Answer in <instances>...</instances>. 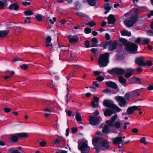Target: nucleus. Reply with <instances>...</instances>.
<instances>
[{
  "label": "nucleus",
  "instance_id": "774afa93",
  "mask_svg": "<svg viewBox=\"0 0 153 153\" xmlns=\"http://www.w3.org/2000/svg\"><path fill=\"white\" fill-rule=\"evenodd\" d=\"M67 151L65 150L59 151L56 152L55 153H67Z\"/></svg>",
  "mask_w": 153,
  "mask_h": 153
},
{
  "label": "nucleus",
  "instance_id": "6e6d98bb",
  "mask_svg": "<svg viewBox=\"0 0 153 153\" xmlns=\"http://www.w3.org/2000/svg\"><path fill=\"white\" fill-rule=\"evenodd\" d=\"M117 117V114H115L111 117V120L114 122L116 119Z\"/></svg>",
  "mask_w": 153,
  "mask_h": 153
},
{
  "label": "nucleus",
  "instance_id": "ddd939ff",
  "mask_svg": "<svg viewBox=\"0 0 153 153\" xmlns=\"http://www.w3.org/2000/svg\"><path fill=\"white\" fill-rule=\"evenodd\" d=\"M135 83H140V80L139 78L133 76L130 78L128 81V83L129 84Z\"/></svg>",
  "mask_w": 153,
  "mask_h": 153
},
{
  "label": "nucleus",
  "instance_id": "f257e3e1",
  "mask_svg": "<svg viewBox=\"0 0 153 153\" xmlns=\"http://www.w3.org/2000/svg\"><path fill=\"white\" fill-rule=\"evenodd\" d=\"M109 54L105 53L101 55L98 60L99 66L100 67L106 66L109 63Z\"/></svg>",
  "mask_w": 153,
  "mask_h": 153
},
{
  "label": "nucleus",
  "instance_id": "338daca9",
  "mask_svg": "<svg viewBox=\"0 0 153 153\" xmlns=\"http://www.w3.org/2000/svg\"><path fill=\"white\" fill-rule=\"evenodd\" d=\"M153 16V10H151L150 13L147 15V16L148 18H150L151 16Z\"/></svg>",
  "mask_w": 153,
  "mask_h": 153
},
{
  "label": "nucleus",
  "instance_id": "4be33fe9",
  "mask_svg": "<svg viewBox=\"0 0 153 153\" xmlns=\"http://www.w3.org/2000/svg\"><path fill=\"white\" fill-rule=\"evenodd\" d=\"M9 33L8 30H0V38H2L7 36Z\"/></svg>",
  "mask_w": 153,
  "mask_h": 153
},
{
  "label": "nucleus",
  "instance_id": "8fccbe9b",
  "mask_svg": "<svg viewBox=\"0 0 153 153\" xmlns=\"http://www.w3.org/2000/svg\"><path fill=\"white\" fill-rule=\"evenodd\" d=\"M13 61L14 62H16L19 61H22L21 59L19 58L18 57H15L13 59Z\"/></svg>",
  "mask_w": 153,
  "mask_h": 153
},
{
  "label": "nucleus",
  "instance_id": "cd10ccee",
  "mask_svg": "<svg viewBox=\"0 0 153 153\" xmlns=\"http://www.w3.org/2000/svg\"><path fill=\"white\" fill-rule=\"evenodd\" d=\"M121 34L123 36H131L130 32L126 30L122 31L121 32Z\"/></svg>",
  "mask_w": 153,
  "mask_h": 153
},
{
  "label": "nucleus",
  "instance_id": "5fc2aeb1",
  "mask_svg": "<svg viewBox=\"0 0 153 153\" xmlns=\"http://www.w3.org/2000/svg\"><path fill=\"white\" fill-rule=\"evenodd\" d=\"M51 82H48L47 84V86L50 88H52L54 86V85L52 84V82H51Z\"/></svg>",
  "mask_w": 153,
  "mask_h": 153
},
{
  "label": "nucleus",
  "instance_id": "473e14b6",
  "mask_svg": "<svg viewBox=\"0 0 153 153\" xmlns=\"http://www.w3.org/2000/svg\"><path fill=\"white\" fill-rule=\"evenodd\" d=\"M8 151L10 153H21L17 149L14 150L13 148L9 149Z\"/></svg>",
  "mask_w": 153,
  "mask_h": 153
},
{
  "label": "nucleus",
  "instance_id": "37998d69",
  "mask_svg": "<svg viewBox=\"0 0 153 153\" xmlns=\"http://www.w3.org/2000/svg\"><path fill=\"white\" fill-rule=\"evenodd\" d=\"M20 67L22 69H23L24 70H26L28 68V66L27 65L24 64L21 65Z\"/></svg>",
  "mask_w": 153,
  "mask_h": 153
},
{
  "label": "nucleus",
  "instance_id": "393cba45",
  "mask_svg": "<svg viewBox=\"0 0 153 153\" xmlns=\"http://www.w3.org/2000/svg\"><path fill=\"white\" fill-rule=\"evenodd\" d=\"M64 141L65 139L62 137H59L56 139L54 143L55 144H57L60 142H63Z\"/></svg>",
  "mask_w": 153,
  "mask_h": 153
},
{
  "label": "nucleus",
  "instance_id": "a211bd4d",
  "mask_svg": "<svg viewBox=\"0 0 153 153\" xmlns=\"http://www.w3.org/2000/svg\"><path fill=\"white\" fill-rule=\"evenodd\" d=\"M117 47V43L116 42H111L109 43V50L113 51Z\"/></svg>",
  "mask_w": 153,
  "mask_h": 153
},
{
  "label": "nucleus",
  "instance_id": "9d476101",
  "mask_svg": "<svg viewBox=\"0 0 153 153\" xmlns=\"http://www.w3.org/2000/svg\"><path fill=\"white\" fill-rule=\"evenodd\" d=\"M89 122L92 125H95L99 123V119L98 117L91 116L89 118Z\"/></svg>",
  "mask_w": 153,
  "mask_h": 153
},
{
  "label": "nucleus",
  "instance_id": "ea45409f",
  "mask_svg": "<svg viewBox=\"0 0 153 153\" xmlns=\"http://www.w3.org/2000/svg\"><path fill=\"white\" fill-rule=\"evenodd\" d=\"M146 138L145 137H143L140 139V141L141 143H143L145 145H146L147 143L146 142Z\"/></svg>",
  "mask_w": 153,
  "mask_h": 153
},
{
  "label": "nucleus",
  "instance_id": "4c0bfd02",
  "mask_svg": "<svg viewBox=\"0 0 153 153\" xmlns=\"http://www.w3.org/2000/svg\"><path fill=\"white\" fill-rule=\"evenodd\" d=\"M114 126L116 128H119L121 127V123L118 121L114 123Z\"/></svg>",
  "mask_w": 153,
  "mask_h": 153
},
{
  "label": "nucleus",
  "instance_id": "f8f14e48",
  "mask_svg": "<svg viewBox=\"0 0 153 153\" xmlns=\"http://www.w3.org/2000/svg\"><path fill=\"white\" fill-rule=\"evenodd\" d=\"M138 110L140 111V109L138 108V106H133L132 107H129L127 110V111L128 114L130 115L134 113V111Z\"/></svg>",
  "mask_w": 153,
  "mask_h": 153
},
{
  "label": "nucleus",
  "instance_id": "1a4fd4ad",
  "mask_svg": "<svg viewBox=\"0 0 153 153\" xmlns=\"http://www.w3.org/2000/svg\"><path fill=\"white\" fill-rule=\"evenodd\" d=\"M113 143L115 145H119L121 144L123 145V140L120 137H117L115 138L111 139Z\"/></svg>",
  "mask_w": 153,
  "mask_h": 153
},
{
  "label": "nucleus",
  "instance_id": "0e129e2a",
  "mask_svg": "<svg viewBox=\"0 0 153 153\" xmlns=\"http://www.w3.org/2000/svg\"><path fill=\"white\" fill-rule=\"evenodd\" d=\"M4 110L5 112L8 113L11 110L8 108H5L4 109Z\"/></svg>",
  "mask_w": 153,
  "mask_h": 153
},
{
  "label": "nucleus",
  "instance_id": "c756f323",
  "mask_svg": "<svg viewBox=\"0 0 153 153\" xmlns=\"http://www.w3.org/2000/svg\"><path fill=\"white\" fill-rule=\"evenodd\" d=\"M119 81L122 84H125L126 82V79L122 76L119 77Z\"/></svg>",
  "mask_w": 153,
  "mask_h": 153
},
{
  "label": "nucleus",
  "instance_id": "7c9ffc66",
  "mask_svg": "<svg viewBox=\"0 0 153 153\" xmlns=\"http://www.w3.org/2000/svg\"><path fill=\"white\" fill-rule=\"evenodd\" d=\"M97 0H87L88 4L91 6L95 5Z\"/></svg>",
  "mask_w": 153,
  "mask_h": 153
},
{
  "label": "nucleus",
  "instance_id": "b1692460",
  "mask_svg": "<svg viewBox=\"0 0 153 153\" xmlns=\"http://www.w3.org/2000/svg\"><path fill=\"white\" fill-rule=\"evenodd\" d=\"M102 138H100L97 137L95 138H93L92 140L93 145L95 146H97V144L100 143V140H101Z\"/></svg>",
  "mask_w": 153,
  "mask_h": 153
},
{
  "label": "nucleus",
  "instance_id": "de8ad7c7",
  "mask_svg": "<svg viewBox=\"0 0 153 153\" xmlns=\"http://www.w3.org/2000/svg\"><path fill=\"white\" fill-rule=\"evenodd\" d=\"M104 78L103 77L101 76H99L96 79V80L99 82L102 81L104 80Z\"/></svg>",
  "mask_w": 153,
  "mask_h": 153
},
{
  "label": "nucleus",
  "instance_id": "69168bd1",
  "mask_svg": "<svg viewBox=\"0 0 153 153\" xmlns=\"http://www.w3.org/2000/svg\"><path fill=\"white\" fill-rule=\"evenodd\" d=\"M22 4L24 6H26L27 5H30L31 4L30 2H28L26 1L23 2L22 3Z\"/></svg>",
  "mask_w": 153,
  "mask_h": 153
},
{
  "label": "nucleus",
  "instance_id": "bb28decb",
  "mask_svg": "<svg viewBox=\"0 0 153 153\" xmlns=\"http://www.w3.org/2000/svg\"><path fill=\"white\" fill-rule=\"evenodd\" d=\"M109 131H110L108 126L106 125H105L102 129V132L105 134H107Z\"/></svg>",
  "mask_w": 153,
  "mask_h": 153
},
{
  "label": "nucleus",
  "instance_id": "4468645a",
  "mask_svg": "<svg viewBox=\"0 0 153 153\" xmlns=\"http://www.w3.org/2000/svg\"><path fill=\"white\" fill-rule=\"evenodd\" d=\"M68 38L69 39L70 42L72 44L76 43L79 40V38L76 36H70Z\"/></svg>",
  "mask_w": 153,
  "mask_h": 153
},
{
  "label": "nucleus",
  "instance_id": "0eeeda50",
  "mask_svg": "<svg viewBox=\"0 0 153 153\" xmlns=\"http://www.w3.org/2000/svg\"><path fill=\"white\" fill-rule=\"evenodd\" d=\"M137 46L134 43H129L126 49L127 51H130L133 53H136L137 52Z\"/></svg>",
  "mask_w": 153,
  "mask_h": 153
},
{
  "label": "nucleus",
  "instance_id": "864d4df0",
  "mask_svg": "<svg viewBox=\"0 0 153 153\" xmlns=\"http://www.w3.org/2000/svg\"><path fill=\"white\" fill-rule=\"evenodd\" d=\"M51 40V38L50 36H48L46 39V42L48 43H50Z\"/></svg>",
  "mask_w": 153,
  "mask_h": 153
},
{
  "label": "nucleus",
  "instance_id": "72a5a7b5",
  "mask_svg": "<svg viewBox=\"0 0 153 153\" xmlns=\"http://www.w3.org/2000/svg\"><path fill=\"white\" fill-rule=\"evenodd\" d=\"M110 5V4H109L105 6V9L106 10V11L104 12L105 14H106L109 11L111 10V8Z\"/></svg>",
  "mask_w": 153,
  "mask_h": 153
},
{
  "label": "nucleus",
  "instance_id": "f03ea898",
  "mask_svg": "<svg viewBox=\"0 0 153 153\" xmlns=\"http://www.w3.org/2000/svg\"><path fill=\"white\" fill-rule=\"evenodd\" d=\"M133 10L134 13L135 15L132 16L129 19L124 21V23L128 27H131L136 22L137 20V15L138 12V9H134Z\"/></svg>",
  "mask_w": 153,
  "mask_h": 153
},
{
  "label": "nucleus",
  "instance_id": "dca6fc26",
  "mask_svg": "<svg viewBox=\"0 0 153 153\" xmlns=\"http://www.w3.org/2000/svg\"><path fill=\"white\" fill-rule=\"evenodd\" d=\"M11 140L13 143H16L19 141V137L17 136V133L11 134Z\"/></svg>",
  "mask_w": 153,
  "mask_h": 153
},
{
  "label": "nucleus",
  "instance_id": "2f4dec72",
  "mask_svg": "<svg viewBox=\"0 0 153 153\" xmlns=\"http://www.w3.org/2000/svg\"><path fill=\"white\" fill-rule=\"evenodd\" d=\"M24 13L25 16H31L33 15V12L30 10H27L24 12Z\"/></svg>",
  "mask_w": 153,
  "mask_h": 153
},
{
  "label": "nucleus",
  "instance_id": "052dcab7",
  "mask_svg": "<svg viewBox=\"0 0 153 153\" xmlns=\"http://www.w3.org/2000/svg\"><path fill=\"white\" fill-rule=\"evenodd\" d=\"M91 41L93 43H98V41L97 38H93L91 39Z\"/></svg>",
  "mask_w": 153,
  "mask_h": 153
},
{
  "label": "nucleus",
  "instance_id": "423d86ee",
  "mask_svg": "<svg viewBox=\"0 0 153 153\" xmlns=\"http://www.w3.org/2000/svg\"><path fill=\"white\" fill-rule=\"evenodd\" d=\"M107 72L108 73L112 75L115 73L119 75H122L126 72V71L121 68H114L111 70H108Z\"/></svg>",
  "mask_w": 153,
  "mask_h": 153
},
{
  "label": "nucleus",
  "instance_id": "58836bf2",
  "mask_svg": "<svg viewBox=\"0 0 153 153\" xmlns=\"http://www.w3.org/2000/svg\"><path fill=\"white\" fill-rule=\"evenodd\" d=\"M113 122H114L111 120H107L106 121V123L111 126H113Z\"/></svg>",
  "mask_w": 153,
  "mask_h": 153
},
{
  "label": "nucleus",
  "instance_id": "680f3d73",
  "mask_svg": "<svg viewBox=\"0 0 153 153\" xmlns=\"http://www.w3.org/2000/svg\"><path fill=\"white\" fill-rule=\"evenodd\" d=\"M145 65H147L148 66H150L152 64L151 61L150 60H149L146 63H145Z\"/></svg>",
  "mask_w": 153,
  "mask_h": 153
},
{
  "label": "nucleus",
  "instance_id": "9b49d317",
  "mask_svg": "<svg viewBox=\"0 0 153 153\" xmlns=\"http://www.w3.org/2000/svg\"><path fill=\"white\" fill-rule=\"evenodd\" d=\"M144 59V58L143 56L138 57L136 59L135 62L136 64L139 66H145V64L143 61Z\"/></svg>",
  "mask_w": 153,
  "mask_h": 153
},
{
  "label": "nucleus",
  "instance_id": "3c124183",
  "mask_svg": "<svg viewBox=\"0 0 153 153\" xmlns=\"http://www.w3.org/2000/svg\"><path fill=\"white\" fill-rule=\"evenodd\" d=\"M85 45L86 48H89L91 47L89 42L88 41H85Z\"/></svg>",
  "mask_w": 153,
  "mask_h": 153
},
{
  "label": "nucleus",
  "instance_id": "4d7b16f0",
  "mask_svg": "<svg viewBox=\"0 0 153 153\" xmlns=\"http://www.w3.org/2000/svg\"><path fill=\"white\" fill-rule=\"evenodd\" d=\"M141 39L140 37L137 38V39L134 41V42L137 43H140L141 42Z\"/></svg>",
  "mask_w": 153,
  "mask_h": 153
},
{
  "label": "nucleus",
  "instance_id": "6ab92c4d",
  "mask_svg": "<svg viewBox=\"0 0 153 153\" xmlns=\"http://www.w3.org/2000/svg\"><path fill=\"white\" fill-rule=\"evenodd\" d=\"M105 84L108 87H111L115 89L117 88V84L112 82H106Z\"/></svg>",
  "mask_w": 153,
  "mask_h": 153
},
{
  "label": "nucleus",
  "instance_id": "13d9d810",
  "mask_svg": "<svg viewBox=\"0 0 153 153\" xmlns=\"http://www.w3.org/2000/svg\"><path fill=\"white\" fill-rule=\"evenodd\" d=\"M91 105L93 108H95L97 107V105L95 103L94 101H92L91 102Z\"/></svg>",
  "mask_w": 153,
  "mask_h": 153
},
{
  "label": "nucleus",
  "instance_id": "aec40b11",
  "mask_svg": "<svg viewBox=\"0 0 153 153\" xmlns=\"http://www.w3.org/2000/svg\"><path fill=\"white\" fill-rule=\"evenodd\" d=\"M9 0H0V9H3L7 6V1Z\"/></svg>",
  "mask_w": 153,
  "mask_h": 153
},
{
  "label": "nucleus",
  "instance_id": "603ef678",
  "mask_svg": "<svg viewBox=\"0 0 153 153\" xmlns=\"http://www.w3.org/2000/svg\"><path fill=\"white\" fill-rule=\"evenodd\" d=\"M56 18L55 17H53L52 19H50L49 21L51 22V24H53L54 23V22L56 21Z\"/></svg>",
  "mask_w": 153,
  "mask_h": 153
},
{
  "label": "nucleus",
  "instance_id": "e433bc0d",
  "mask_svg": "<svg viewBox=\"0 0 153 153\" xmlns=\"http://www.w3.org/2000/svg\"><path fill=\"white\" fill-rule=\"evenodd\" d=\"M5 73H6V74L7 75L9 74V76H8L9 77V78L11 77V76H13L15 73V72L14 71H10L8 70H7L5 71Z\"/></svg>",
  "mask_w": 153,
  "mask_h": 153
},
{
  "label": "nucleus",
  "instance_id": "20e7f679",
  "mask_svg": "<svg viewBox=\"0 0 153 153\" xmlns=\"http://www.w3.org/2000/svg\"><path fill=\"white\" fill-rule=\"evenodd\" d=\"M103 105L106 107L114 109L116 111L119 112L121 110L118 106L113 103V102L109 100H105L103 102Z\"/></svg>",
  "mask_w": 153,
  "mask_h": 153
},
{
  "label": "nucleus",
  "instance_id": "a878e982",
  "mask_svg": "<svg viewBox=\"0 0 153 153\" xmlns=\"http://www.w3.org/2000/svg\"><path fill=\"white\" fill-rule=\"evenodd\" d=\"M75 118L79 123L81 124H82V122L81 121V117L79 113H77L76 114Z\"/></svg>",
  "mask_w": 153,
  "mask_h": 153
},
{
  "label": "nucleus",
  "instance_id": "f704fd0d",
  "mask_svg": "<svg viewBox=\"0 0 153 153\" xmlns=\"http://www.w3.org/2000/svg\"><path fill=\"white\" fill-rule=\"evenodd\" d=\"M126 72H127L128 73L131 74L132 75L134 72V70L132 68H128L126 70Z\"/></svg>",
  "mask_w": 153,
  "mask_h": 153
},
{
  "label": "nucleus",
  "instance_id": "412c9836",
  "mask_svg": "<svg viewBox=\"0 0 153 153\" xmlns=\"http://www.w3.org/2000/svg\"><path fill=\"white\" fill-rule=\"evenodd\" d=\"M113 111L111 109H107L104 112V114L105 116H110L113 114Z\"/></svg>",
  "mask_w": 153,
  "mask_h": 153
},
{
  "label": "nucleus",
  "instance_id": "f3484780",
  "mask_svg": "<svg viewBox=\"0 0 153 153\" xmlns=\"http://www.w3.org/2000/svg\"><path fill=\"white\" fill-rule=\"evenodd\" d=\"M108 24H113L115 21V19L114 16L111 14L109 15L108 18Z\"/></svg>",
  "mask_w": 153,
  "mask_h": 153
},
{
  "label": "nucleus",
  "instance_id": "5701e85b",
  "mask_svg": "<svg viewBox=\"0 0 153 153\" xmlns=\"http://www.w3.org/2000/svg\"><path fill=\"white\" fill-rule=\"evenodd\" d=\"M19 138H26L28 136V134L26 132H22L17 133Z\"/></svg>",
  "mask_w": 153,
  "mask_h": 153
},
{
  "label": "nucleus",
  "instance_id": "79ce46f5",
  "mask_svg": "<svg viewBox=\"0 0 153 153\" xmlns=\"http://www.w3.org/2000/svg\"><path fill=\"white\" fill-rule=\"evenodd\" d=\"M91 30L90 28H85L84 29V31L85 33L88 34L90 33L91 32Z\"/></svg>",
  "mask_w": 153,
  "mask_h": 153
},
{
  "label": "nucleus",
  "instance_id": "7ed1b4c3",
  "mask_svg": "<svg viewBox=\"0 0 153 153\" xmlns=\"http://www.w3.org/2000/svg\"><path fill=\"white\" fill-rule=\"evenodd\" d=\"M99 146L100 147L99 149L97 147L95 148L96 151L97 153H99L100 150H105L109 149L110 147L109 143L107 141L102 138L100 140V143H99Z\"/></svg>",
  "mask_w": 153,
  "mask_h": 153
},
{
  "label": "nucleus",
  "instance_id": "bf43d9fd",
  "mask_svg": "<svg viewBox=\"0 0 153 153\" xmlns=\"http://www.w3.org/2000/svg\"><path fill=\"white\" fill-rule=\"evenodd\" d=\"M131 75H132L131 74H130L126 72V73L124 75V76L126 78H128L130 77Z\"/></svg>",
  "mask_w": 153,
  "mask_h": 153
},
{
  "label": "nucleus",
  "instance_id": "39448f33",
  "mask_svg": "<svg viewBox=\"0 0 153 153\" xmlns=\"http://www.w3.org/2000/svg\"><path fill=\"white\" fill-rule=\"evenodd\" d=\"M78 148L81 153H89L90 147L88 146L87 142H82L79 144Z\"/></svg>",
  "mask_w": 153,
  "mask_h": 153
},
{
  "label": "nucleus",
  "instance_id": "c85d7f7f",
  "mask_svg": "<svg viewBox=\"0 0 153 153\" xmlns=\"http://www.w3.org/2000/svg\"><path fill=\"white\" fill-rule=\"evenodd\" d=\"M120 41L121 43H123L124 45L126 46V47H127L129 43L127 42V40L126 39L123 38L120 39Z\"/></svg>",
  "mask_w": 153,
  "mask_h": 153
},
{
  "label": "nucleus",
  "instance_id": "a18cd8bd",
  "mask_svg": "<svg viewBox=\"0 0 153 153\" xmlns=\"http://www.w3.org/2000/svg\"><path fill=\"white\" fill-rule=\"evenodd\" d=\"M44 20L45 17L44 16L39 15V21L43 22Z\"/></svg>",
  "mask_w": 153,
  "mask_h": 153
},
{
  "label": "nucleus",
  "instance_id": "2eb2a0df",
  "mask_svg": "<svg viewBox=\"0 0 153 153\" xmlns=\"http://www.w3.org/2000/svg\"><path fill=\"white\" fill-rule=\"evenodd\" d=\"M19 8L18 5L16 3H13L11 5H9L8 7V8L10 10H14L16 11L18 10Z\"/></svg>",
  "mask_w": 153,
  "mask_h": 153
},
{
  "label": "nucleus",
  "instance_id": "a19ab883",
  "mask_svg": "<svg viewBox=\"0 0 153 153\" xmlns=\"http://www.w3.org/2000/svg\"><path fill=\"white\" fill-rule=\"evenodd\" d=\"M150 41V39L148 38H145L143 40V43L142 44H148Z\"/></svg>",
  "mask_w": 153,
  "mask_h": 153
},
{
  "label": "nucleus",
  "instance_id": "09e8293b",
  "mask_svg": "<svg viewBox=\"0 0 153 153\" xmlns=\"http://www.w3.org/2000/svg\"><path fill=\"white\" fill-rule=\"evenodd\" d=\"M86 25H89L90 26L92 27L95 25V24L94 22H91L86 23Z\"/></svg>",
  "mask_w": 153,
  "mask_h": 153
},
{
  "label": "nucleus",
  "instance_id": "6e6552de",
  "mask_svg": "<svg viewBox=\"0 0 153 153\" xmlns=\"http://www.w3.org/2000/svg\"><path fill=\"white\" fill-rule=\"evenodd\" d=\"M115 100L118 102L119 105L121 107L124 106L127 104L125 98L122 97L116 96L115 97Z\"/></svg>",
  "mask_w": 153,
  "mask_h": 153
},
{
  "label": "nucleus",
  "instance_id": "49530a36",
  "mask_svg": "<svg viewBox=\"0 0 153 153\" xmlns=\"http://www.w3.org/2000/svg\"><path fill=\"white\" fill-rule=\"evenodd\" d=\"M68 56L71 58H72L74 56V55L72 51H68Z\"/></svg>",
  "mask_w": 153,
  "mask_h": 153
},
{
  "label": "nucleus",
  "instance_id": "e2e57ef3",
  "mask_svg": "<svg viewBox=\"0 0 153 153\" xmlns=\"http://www.w3.org/2000/svg\"><path fill=\"white\" fill-rule=\"evenodd\" d=\"M125 99L126 100H128L130 98V95L129 94L126 93L124 96Z\"/></svg>",
  "mask_w": 153,
  "mask_h": 153
},
{
  "label": "nucleus",
  "instance_id": "c03bdc74",
  "mask_svg": "<svg viewBox=\"0 0 153 153\" xmlns=\"http://www.w3.org/2000/svg\"><path fill=\"white\" fill-rule=\"evenodd\" d=\"M39 145L41 146L44 147L46 146V143L44 141H41L39 143Z\"/></svg>",
  "mask_w": 153,
  "mask_h": 153
},
{
  "label": "nucleus",
  "instance_id": "c9c22d12",
  "mask_svg": "<svg viewBox=\"0 0 153 153\" xmlns=\"http://www.w3.org/2000/svg\"><path fill=\"white\" fill-rule=\"evenodd\" d=\"M131 94L134 97H138L139 95V93L137 92V90H135L134 91L132 92L131 93Z\"/></svg>",
  "mask_w": 153,
  "mask_h": 153
}]
</instances>
